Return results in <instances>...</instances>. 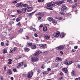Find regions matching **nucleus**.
I'll return each mask as SVG.
<instances>
[{
  "label": "nucleus",
  "instance_id": "obj_29",
  "mask_svg": "<svg viewBox=\"0 0 80 80\" xmlns=\"http://www.w3.org/2000/svg\"><path fill=\"white\" fill-rule=\"evenodd\" d=\"M24 50H25V52H28L30 50V49L27 48H24Z\"/></svg>",
  "mask_w": 80,
  "mask_h": 80
},
{
  "label": "nucleus",
  "instance_id": "obj_43",
  "mask_svg": "<svg viewBox=\"0 0 80 80\" xmlns=\"http://www.w3.org/2000/svg\"><path fill=\"white\" fill-rule=\"evenodd\" d=\"M14 50V52H15V51H16V50H18V48H17V47H14V48L13 49Z\"/></svg>",
  "mask_w": 80,
  "mask_h": 80
},
{
  "label": "nucleus",
  "instance_id": "obj_59",
  "mask_svg": "<svg viewBox=\"0 0 80 80\" xmlns=\"http://www.w3.org/2000/svg\"><path fill=\"white\" fill-rule=\"evenodd\" d=\"M51 70V69H50V68H48V71H50Z\"/></svg>",
  "mask_w": 80,
  "mask_h": 80
},
{
  "label": "nucleus",
  "instance_id": "obj_10",
  "mask_svg": "<svg viewBox=\"0 0 80 80\" xmlns=\"http://www.w3.org/2000/svg\"><path fill=\"white\" fill-rule=\"evenodd\" d=\"M67 9V7L64 5H62V8H61V11L63 12L64 10H65Z\"/></svg>",
  "mask_w": 80,
  "mask_h": 80
},
{
  "label": "nucleus",
  "instance_id": "obj_25",
  "mask_svg": "<svg viewBox=\"0 0 80 80\" xmlns=\"http://www.w3.org/2000/svg\"><path fill=\"white\" fill-rule=\"evenodd\" d=\"M62 1H64L67 0H60ZM67 2H68L69 3H72V0H67Z\"/></svg>",
  "mask_w": 80,
  "mask_h": 80
},
{
  "label": "nucleus",
  "instance_id": "obj_33",
  "mask_svg": "<svg viewBox=\"0 0 80 80\" xmlns=\"http://www.w3.org/2000/svg\"><path fill=\"white\" fill-rule=\"evenodd\" d=\"M52 21V23H54L55 24H56L57 23V22L56 21V20H55V19H53Z\"/></svg>",
  "mask_w": 80,
  "mask_h": 80
},
{
  "label": "nucleus",
  "instance_id": "obj_48",
  "mask_svg": "<svg viewBox=\"0 0 80 80\" xmlns=\"http://www.w3.org/2000/svg\"><path fill=\"white\" fill-rule=\"evenodd\" d=\"M17 25H18V26H21V24L20 22H19Z\"/></svg>",
  "mask_w": 80,
  "mask_h": 80
},
{
  "label": "nucleus",
  "instance_id": "obj_34",
  "mask_svg": "<svg viewBox=\"0 0 80 80\" xmlns=\"http://www.w3.org/2000/svg\"><path fill=\"white\" fill-rule=\"evenodd\" d=\"M0 79L1 80H3L4 79V78H3V76L2 75L0 76Z\"/></svg>",
  "mask_w": 80,
  "mask_h": 80
},
{
  "label": "nucleus",
  "instance_id": "obj_5",
  "mask_svg": "<svg viewBox=\"0 0 80 80\" xmlns=\"http://www.w3.org/2000/svg\"><path fill=\"white\" fill-rule=\"evenodd\" d=\"M28 77L29 78H31L33 76V72L32 71L28 72Z\"/></svg>",
  "mask_w": 80,
  "mask_h": 80
},
{
  "label": "nucleus",
  "instance_id": "obj_45",
  "mask_svg": "<svg viewBox=\"0 0 80 80\" xmlns=\"http://www.w3.org/2000/svg\"><path fill=\"white\" fill-rule=\"evenodd\" d=\"M17 12L18 13H21L22 12V11H20V10H17Z\"/></svg>",
  "mask_w": 80,
  "mask_h": 80
},
{
  "label": "nucleus",
  "instance_id": "obj_40",
  "mask_svg": "<svg viewBox=\"0 0 80 80\" xmlns=\"http://www.w3.org/2000/svg\"><path fill=\"white\" fill-rule=\"evenodd\" d=\"M60 14H61V15H65V12H60Z\"/></svg>",
  "mask_w": 80,
  "mask_h": 80
},
{
  "label": "nucleus",
  "instance_id": "obj_12",
  "mask_svg": "<svg viewBox=\"0 0 80 80\" xmlns=\"http://www.w3.org/2000/svg\"><path fill=\"white\" fill-rule=\"evenodd\" d=\"M39 46L40 47H41V48L42 49L45 48V47L46 46V44H40L39 45Z\"/></svg>",
  "mask_w": 80,
  "mask_h": 80
},
{
  "label": "nucleus",
  "instance_id": "obj_62",
  "mask_svg": "<svg viewBox=\"0 0 80 80\" xmlns=\"http://www.w3.org/2000/svg\"><path fill=\"white\" fill-rule=\"evenodd\" d=\"M12 30V28H11L10 29H8V31H9V32H10V31H11Z\"/></svg>",
  "mask_w": 80,
  "mask_h": 80
},
{
  "label": "nucleus",
  "instance_id": "obj_18",
  "mask_svg": "<svg viewBox=\"0 0 80 80\" xmlns=\"http://www.w3.org/2000/svg\"><path fill=\"white\" fill-rule=\"evenodd\" d=\"M37 15H40L41 17H43L44 15V13H39L38 14H36Z\"/></svg>",
  "mask_w": 80,
  "mask_h": 80
},
{
  "label": "nucleus",
  "instance_id": "obj_7",
  "mask_svg": "<svg viewBox=\"0 0 80 80\" xmlns=\"http://www.w3.org/2000/svg\"><path fill=\"white\" fill-rule=\"evenodd\" d=\"M72 63H73L72 61H69L68 62H67V61H65L64 62V64L65 65H71Z\"/></svg>",
  "mask_w": 80,
  "mask_h": 80
},
{
  "label": "nucleus",
  "instance_id": "obj_64",
  "mask_svg": "<svg viewBox=\"0 0 80 80\" xmlns=\"http://www.w3.org/2000/svg\"><path fill=\"white\" fill-rule=\"evenodd\" d=\"M26 38L27 39H29V37L28 36H26Z\"/></svg>",
  "mask_w": 80,
  "mask_h": 80
},
{
  "label": "nucleus",
  "instance_id": "obj_36",
  "mask_svg": "<svg viewBox=\"0 0 80 80\" xmlns=\"http://www.w3.org/2000/svg\"><path fill=\"white\" fill-rule=\"evenodd\" d=\"M23 7H28V5L27 4H24L23 5Z\"/></svg>",
  "mask_w": 80,
  "mask_h": 80
},
{
  "label": "nucleus",
  "instance_id": "obj_30",
  "mask_svg": "<svg viewBox=\"0 0 80 80\" xmlns=\"http://www.w3.org/2000/svg\"><path fill=\"white\" fill-rule=\"evenodd\" d=\"M61 35H62V38H63V37H65V33L63 32H62L61 33Z\"/></svg>",
  "mask_w": 80,
  "mask_h": 80
},
{
  "label": "nucleus",
  "instance_id": "obj_57",
  "mask_svg": "<svg viewBox=\"0 0 80 80\" xmlns=\"http://www.w3.org/2000/svg\"><path fill=\"white\" fill-rule=\"evenodd\" d=\"M41 72V71H40V69H39L38 70V73H40Z\"/></svg>",
  "mask_w": 80,
  "mask_h": 80
},
{
  "label": "nucleus",
  "instance_id": "obj_4",
  "mask_svg": "<svg viewBox=\"0 0 80 80\" xmlns=\"http://www.w3.org/2000/svg\"><path fill=\"white\" fill-rule=\"evenodd\" d=\"M38 60V58H37V57H32L31 59L32 62H37Z\"/></svg>",
  "mask_w": 80,
  "mask_h": 80
},
{
  "label": "nucleus",
  "instance_id": "obj_27",
  "mask_svg": "<svg viewBox=\"0 0 80 80\" xmlns=\"http://www.w3.org/2000/svg\"><path fill=\"white\" fill-rule=\"evenodd\" d=\"M32 49H35L36 48V46L35 45H32L31 47Z\"/></svg>",
  "mask_w": 80,
  "mask_h": 80
},
{
  "label": "nucleus",
  "instance_id": "obj_35",
  "mask_svg": "<svg viewBox=\"0 0 80 80\" xmlns=\"http://www.w3.org/2000/svg\"><path fill=\"white\" fill-rule=\"evenodd\" d=\"M17 3H18V0H17L12 2V3L13 4Z\"/></svg>",
  "mask_w": 80,
  "mask_h": 80
},
{
  "label": "nucleus",
  "instance_id": "obj_15",
  "mask_svg": "<svg viewBox=\"0 0 80 80\" xmlns=\"http://www.w3.org/2000/svg\"><path fill=\"white\" fill-rule=\"evenodd\" d=\"M26 12V9L25 8H23L21 9V13H24Z\"/></svg>",
  "mask_w": 80,
  "mask_h": 80
},
{
  "label": "nucleus",
  "instance_id": "obj_54",
  "mask_svg": "<svg viewBox=\"0 0 80 80\" xmlns=\"http://www.w3.org/2000/svg\"><path fill=\"white\" fill-rule=\"evenodd\" d=\"M63 72H61L60 73V75H63Z\"/></svg>",
  "mask_w": 80,
  "mask_h": 80
},
{
  "label": "nucleus",
  "instance_id": "obj_60",
  "mask_svg": "<svg viewBox=\"0 0 80 80\" xmlns=\"http://www.w3.org/2000/svg\"><path fill=\"white\" fill-rule=\"evenodd\" d=\"M77 48H78V46H74V48L75 49H77Z\"/></svg>",
  "mask_w": 80,
  "mask_h": 80
},
{
  "label": "nucleus",
  "instance_id": "obj_31",
  "mask_svg": "<svg viewBox=\"0 0 80 80\" xmlns=\"http://www.w3.org/2000/svg\"><path fill=\"white\" fill-rule=\"evenodd\" d=\"M47 27L45 26L43 28V31H44V32H46V31H47Z\"/></svg>",
  "mask_w": 80,
  "mask_h": 80
},
{
  "label": "nucleus",
  "instance_id": "obj_20",
  "mask_svg": "<svg viewBox=\"0 0 80 80\" xmlns=\"http://www.w3.org/2000/svg\"><path fill=\"white\" fill-rule=\"evenodd\" d=\"M20 68H21V66L20 65V64H18L16 67V68L17 69H19Z\"/></svg>",
  "mask_w": 80,
  "mask_h": 80
},
{
  "label": "nucleus",
  "instance_id": "obj_49",
  "mask_svg": "<svg viewBox=\"0 0 80 80\" xmlns=\"http://www.w3.org/2000/svg\"><path fill=\"white\" fill-rule=\"evenodd\" d=\"M43 25L41 24L39 26V28H42L43 27Z\"/></svg>",
  "mask_w": 80,
  "mask_h": 80
},
{
  "label": "nucleus",
  "instance_id": "obj_50",
  "mask_svg": "<svg viewBox=\"0 0 80 80\" xmlns=\"http://www.w3.org/2000/svg\"><path fill=\"white\" fill-rule=\"evenodd\" d=\"M75 80H80V77L76 78Z\"/></svg>",
  "mask_w": 80,
  "mask_h": 80
},
{
  "label": "nucleus",
  "instance_id": "obj_23",
  "mask_svg": "<svg viewBox=\"0 0 80 80\" xmlns=\"http://www.w3.org/2000/svg\"><path fill=\"white\" fill-rule=\"evenodd\" d=\"M7 53V49H4L3 52V54H5V53Z\"/></svg>",
  "mask_w": 80,
  "mask_h": 80
},
{
  "label": "nucleus",
  "instance_id": "obj_24",
  "mask_svg": "<svg viewBox=\"0 0 80 80\" xmlns=\"http://www.w3.org/2000/svg\"><path fill=\"white\" fill-rule=\"evenodd\" d=\"M14 52V49H10V50L9 51V53H13Z\"/></svg>",
  "mask_w": 80,
  "mask_h": 80
},
{
  "label": "nucleus",
  "instance_id": "obj_51",
  "mask_svg": "<svg viewBox=\"0 0 80 80\" xmlns=\"http://www.w3.org/2000/svg\"><path fill=\"white\" fill-rule=\"evenodd\" d=\"M13 72H17V69L16 68H14L13 69Z\"/></svg>",
  "mask_w": 80,
  "mask_h": 80
},
{
  "label": "nucleus",
  "instance_id": "obj_47",
  "mask_svg": "<svg viewBox=\"0 0 80 80\" xmlns=\"http://www.w3.org/2000/svg\"><path fill=\"white\" fill-rule=\"evenodd\" d=\"M38 20H40L42 19V17H38Z\"/></svg>",
  "mask_w": 80,
  "mask_h": 80
},
{
  "label": "nucleus",
  "instance_id": "obj_9",
  "mask_svg": "<svg viewBox=\"0 0 80 80\" xmlns=\"http://www.w3.org/2000/svg\"><path fill=\"white\" fill-rule=\"evenodd\" d=\"M62 71H63V72H65V73H68V69L65 68H62Z\"/></svg>",
  "mask_w": 80,
  "mask_h": 80
},
{
  "label": "nucleus",
  "instance_id": "obj_28",
  "mask_svg": "<svg viewBox=\"0 0 80 80\" xmlns=\"http://www.w3.org/2000/svg\"><path fill=\"white\" fill-rule=\"evenodd\" d=\"M71 75L73 76H75V72L74 71H72L71 72Z\"/></svg>",
  "mask_w": 80,
  "mask_h": 80
},
{
  "label": "nucleus",
  "instance_id": "obj_16",
  "mask_svg": "<svg viewBox=\"0 0 80 80\" xmlns=\"http://www.w3.org/2000/svg\"><path fill=\"white\" fill-rule=\"evenodd\" d=\"M33 9V8L32 7H29L28 9V12H30L32 11Z\"/></svg>",
  "mask_w": 80,
  "mask_h": 80
},
{
  "label": "nucleus",
  "instance_id": "obj_17",
  "mask_svg": "<svg viewBox=\"0 0 80 80\" xmlns=\"http://www.w3.org/2000/svg\"><path fill=\"white\" fill-rule=\"evenodd\" d=\"M53 19V18H48V20L49 21V22H52Z\"/></svg>",
  "mask_w": 80,
  "mask_h": 80
},
{
  "label": "nucleus",
  "instance_id": "obj_37",
  "mask_svg": "<svg viewBox=\"0 0 80 80\" xmlns=\"http://www.w3.org/2000/svg\"><path fill=\"white\" fill-rule=\"evenodd\" d=\"M56 19H58V20H62V17H61L59 18H56Z\"/></svg>",
  "mask_w": 80,
  "mask_h": 80
},
{
  "label": "nucleus",
  "instance_id": "obj_42",
  "mask_svg": "<svg viewBox=\"0 0 80 80\" xmlns=\"http://www.w3.org/2000/svg\"><path fill=\"white\" fill-rule=\"evenodd\" d=\"M44 0H38V2H43Z\"/></svg>",
  "mask_w": 80,
  "mask_h": 80
},
{
  "label": "nucleus",
  "instance_id": "obj_55",
  "mask_svg": "<svg viewBox=\"0 0 80 80\" xmlns=\"http://www.w3.org/2000/svg\"><path fill=\"white\" fill-rule=\"evenodd\" d=\"M77 68H80V65H77L76 66Z\"/></svg>",
  "mask_w": 80,
  "mask_h": 80
},
{
  "label": "nucleus",
  "instance_id": "obj_39",
  "mask_svg": "<svg viewBox=\"0 0 80 80\" xmlns=\"http://www.w3.org/2000/svg\"><path fill=\"white\" fill-rule=\"evenodd\" d=\"M16 22H19V21H20V18H16Z\"/></svg>",
  "mask_w": 80,
  "mask_h": 80
},
{
  "label": "nucleus",
  "instance_id": "obj_58",
  "mask_svg": "<svg viewBox=\"0 0 80 80\" xmlns=\"http://www.w3.org/2000/svg\"><path fill=\"white\" fill-rule=\"evenodd\" d=\"M8 64H9V65H11L12 64V62H8Z\"/></svg>",
  "mask_w": 80,
  "mask_h": 80
},
{
  "label": "nucleus",
  "instance_id": "obj_26",
  "mask_svg": "<svg viewBox=\"0 0 80 80\" xmlns=\"http://www.w3.org/2000/svg\"><path fill=\"white\" fill-rule=\"evenodd\" d=\"M32 45H33L32 43H31L30 42H28L27 43V45L28 46H32Z\"/></svg>",
  "mask_w": 80,
  "mask_h": 80
},
{
  "label": "nucleus",
  "instance_id": "obj_53",
  "mask_svg": "<svg viewBox=\"0 0 80 80\" xmlns=\"http://www.w3.org/2000/svg\"><path fill=\"white\" fill-rule=\"evenodd\" d=\"M34 36L36 37H38V34H37V33H35L34 34Z\"/></svg>",
  "mask_w": 80,
  "mask_h": 80
},
{
  "label": "nucleus",
  "instance_id": "obj_38",
  "mask_svg": "<svg viewBox=\"0 0 80 80\" xmlns=\"http://www.w3.org/2000/svg\"><path fill=\"white\" fill-rule=\"evenodd\" d=\"M23 29H21L19 30L18 31L19 33H22L23 32Z\"/></svg>",
  "mask_w": 80,
  "mask_h": 80
},
{
  "label": "nucleus",
  "instance_id": "obj_3",
  "mask_svg": "<svg viewBox=\"0 0 80 80\" xmlns=\"http://www.w3.org/2000/svg\"><path fill=\"white\" fill-rule=\"evenodd\" d=\"M64 46L63 45H61L58 47H57L56 48V50H62L64 49Z\"/></svg>",
  "mask_w": 80,
  "mask_h": 80
},
{
  "label": "nucleus",
  "instance_id": "obj_19",
  "mask_svg": "<svg viewBox=\"0 0 80 80\" xmlns=\"http://www.w3.org/2000/svg\"><path fill=\"white\" fill-rule=\"evenodd\" d=\"M45 8H46V9H48V10H53V8H48V6H47L45 7Z\"/></svg>",
  "mask_w": 80,
  "mask_h": 80
},
{
  "label": "nucleus",
  "instance_id": "obj_1",
  "mask_svg": "<svg viewBox=\"0 0 80 80\" xmlns=\"http://www.w3.org/2000/svg\"><path fill=\"white\" fill-rule=\"evenodd\" d=\"M63 3H65V2L64 1H56L55 2H53V4H52L51 3H49V4H48L47 6L48 7H51V8H53L54 7H55L56 5H61Z\"/></svg>",
  "mask_w": 80,
  "mask_h": 80
},
{
  "label": "nucleus",
  "instance_id": "obj_22",
  "mask_svg": "<svg viewBox=\"0 0 80 80\" xmlns=\"http://www.w3.org/2000/svg\"><path fill=\"white\" fill-rule=\"evenodd\" d=\"M48 73H49V71H45L43 72V74L44 75H45V74H48Z\"/></svg>",
  "mask_w": 80,
  "mask_h": 80
},
{
  "label": "nucleus",
  "instance_id": "obj_13",
  "mask_svg": "<svg viewBox=\"0 0 80 80\" xmlns=\"http://www.w3.org/2000/svg\"><path fill=\"white\" fill-rule=\"evenodd\" d=\"M56 60L58 62H62V59L58 57H56Z\"/></svg>",
  "mask_w": 80,
  "mask_h": 80
},
{
  "label": "nucleus",
  "instance_id": "obj_21",
  "mask_svg": "<svg viewBox=\"0 0 80 80\" xmlns=\"http://www.w3.org/2000/svg\"><path fill=\"white\" fill-rule=\"evenodd\" d=\"M35 12H36V11H34L32 12V13H29L28 14L29 16H32V15H33V13H35Z\"/></svg>",
  "mask_w": 80,
  "mask_h": 80
},
{
  "label": "nucleus",
  "instance_id": "obj_11",
  "mask_svg": "<svg viewBox=\"0 0 80 80\" xmlns=\"http://www.w3.org/2000/svg\"><path fill=\"white\" fill-rule=\"evenodd\" d=\"M23 6V3H18L16 5L17 7H22Z\"/></svg>",
  "mask_w": 80,
  "mask_h": 80
},
{
  "label": "nucleus",
  "instance_id": "obj_32",
  "mask_svg": "<svg viewBox=\"0 0 80 80\" xmlns=\"http://www.w3.org/2000/svg\"><path fill=\"white\" fill-rule=\"evenodd\" d=\"M23 63H24V62H20L19 63V64L21 67V66H23Z\"/></svg>",
  "mask_w": 80,
  "mask_h": 80
},
{
  "label": "nucleus",
  "instance_id": "obj_61",
  "mask_svg": "<svg viewBox=\"0 0 80 80\" xmlns=\"http://www.w3.org/2000/svg\"><path fill=\"white\" fill-rule=\"evenodd\" d=\"M41 68H42V69H44V68H45L43 65H42Z\"/></svg>",
  "mask_w": 80,
  "mask_h": 80
},
{
  "label": "nucleus",
  "instance_id": "obj_2",
  "mask_svg": "<svg viewBox=\"0 0 80 80\" xmlns=\"http://www.w3.org/2000/svg\"><path fill=\"white\" fill-rule=\"evenodd\" d=\"M44 37L46 40H49L50 38V35L46 33L44 35Z\"/></svg>",
  "mask_w": 80,
  "mask_h": 80
},
{
  "label": "nucleus",
  "instance_id": "obj_41",
  "mask_svg": "<svg viewBox=\"0 0 80 80\" xmlns=\"http://www.w3.org/2000/svg\"><path fill=\"white\" fill-rule=\"evenodd\" d=\"M63 80V76L61 77L58 80Z\"/></svg>",
  "mask_w": 80,
  "mask_h": 80
},
{
  "label": "nucleus",
  "instance_id": "obj_63",
  "mask_svg": "<svg viewBox=\"0 0 80 80\" xmlns=\"http://www.w3.org/2000/svg\"><path fill=\"white\" fill-rule=\"evenodd\" d=\"M76 6H77V4H75L73 6V8H75L74 7H76Z\"/></svg>",
  "mask_w": 80,
  "mask_h": 80
},
{
  "label": "nucleus",
  "instance_id": "obj_52",
  "mask_svg": "<svg viewBox=\"0 0 80 80\" xmlns=\"http://www.w3.org/2000/svg\"><path fill=\"white\" fill-rule=\"evenodd\" d=\"M60 53L62 55H63V51H61L60 52Z\"/></svg>",
  "mask_w": 80,
  "mask_h": 80
},
{
  "label": "nucleus",
  "instance_id": "obj_56",
  "mask_svg": "<svg viewBox=\"0 0 80 80\" xmlns=\"http://www.w3.org/2000/svg\"><path fill=\"white\" fill-rule=\"evenodd\" d=\"M15 17V15H11L10 16V17H11V18H12V17Z\"/></svg>",
  "mask_w": 80,
  "mask_h": 80
},
{
  "label": "nucleus",
  "instance_id": "obj_8",
  "mask_svg": "<svg viewBox=\"0 0 80 80\" xmlns=\"http://www.w3.org/2000/svg\"><path fill=\"white\" fill-rule=\"evenodd\" d=\"M42 53V51H38L35 53V56L38 57V55L40 53Z\"/></svg>",
  "mask_w": 80,
  "mask_h": 80
},
{
  "label": "nucleus",
  "instance_id": "obj_14",
  "mask_svg": "<svg viewBox=\"0 0 80 80\" xmlns=\"http://www.w3.org/2000/svg\"><path fill=\"white\" fill-rule=\"evenodd\" d=\"M7 73L8 74V75H11L12 73V71H11V70L9 69H8V70L7 71Z\"/></svg>",
  "mask_w": 80,
  "mask_h": 80
},
{
  "label": "nucleus",
  "instance_id": "obj_44",
  "mask_svg": "<svg viewBox=\"0 0 80 80\" xmlns=\"http://www.w3.org/2000/svg\"><path fill=\"white\" fill-rule=\"evenodd\" d=\"M20 58H21V57L18 58H15V60H18L19 59H20Z\"/></svg>",
  "mask_w": 80,
  "mask_h": 80
},
{
  "label": "nucleus",
  "instance_id": "obj_46",
  "mask_svg": "<svg viewBox=\"0 0 80 80\" xmlns=\"http://www.w3.org/2000/svg\"><path fill=\"white\" fill-rule=\"evenodd\" d=\"M1 45L2 46H3L4 45V42H2L1 43Z\"/></svg>",
  "mask_w": 80,
  "mask_h": 80
},
{
  "label": "nucleus",
  "instance_id": "obj_6",
  "mask_svg": "<svg viewBox=\"0 0 80 80\" xmlns=\"http://www.w3.org/2000/svg\"><path fill=\"white\" fill-rule=\"evenodd\" d=\"M60 35V32L59 31H57L53 33V36L55 37H57Z\"/></svg>",
  "mask_w": 80,
  "mask_h": 80
}]
</instances>
